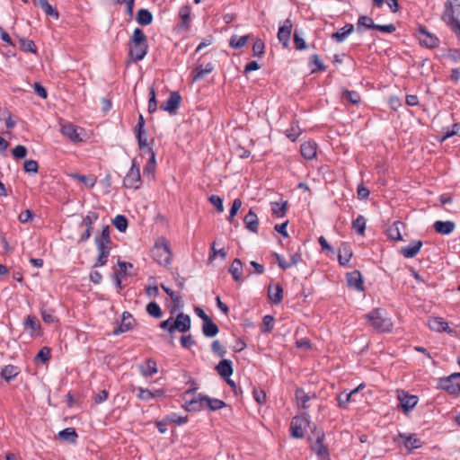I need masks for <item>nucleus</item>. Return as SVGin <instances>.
Here are the masks:
<instances>
[{"label":"nucleus","instance_id":"obj_47","mask_svg":"<svg viewBox=\"0 0 460 460\" xmlns=\"http://www.w3.org/2000/svg\"><path fill=\"white\" fill-rule=\"evenodd\" d=\"M309 66H315V68L311 69V73H316L320 71H325L327 66L323 65V61L320 59V57L317 54H313L309 58Z\"/></svg>","mask_w":460,"mask_h":460},{"label":"nucleus","instance_id":"obj_22","mask_svg":"<svg viewBox=\"0 0 460 460\" xmlns=\"http://www.w3.org/2000/svg\"><path fill=\"white\" fill-rule=\"evenodd\" d=\"M218 375L226 381L229 379L234 373L233 363L230 359L223 358L216 366Z\"/></svg>","mask_w":460,"mask_h":460},{"label":"nucleus","instance_id":"obj_34","mask_svg":"<svg viewBox=\"0 0 460 460\" xmlns=\"http://www.w3.org/2000/svg\"><path fill=\"white\" fill-rule=\"evenodd\" d=\"M94 243L96 245H111L112 241L111 238V227L109 225L102 226L101 234L96 235L94 238Z\"/></svg>","mask_w":460,"mask_h":460},{"label":"nucleus","instance_id":"obj_13","mask_svg":"<svg viewBox=\"0 0 460 460\" xmlns=\"http://www.w3.org/2000/svg\"><path fill=\"white\" fill-rule=\"evenodd\" d=\"M191 320L190 315L180 313L170 327V333L172 334L176 330L181 332H187L190 329Z\"/></svg>","mask_w":460,"mask_h":460},{"label":"nucleus","instance_id":"obj_8","mask_svg":"<svg viewBox=\"0 0 460 460\" xmlns=\"http://www.w3.org/2000/svg\"><path fill=\"white\" fill-rule=\"evenodd\" d=\"M310 420L306 413L296 416L290 423V434L294 438H304V429L309 426Z\"/></svg>","mask_w":460,"mask_h":460},{"label":"nucleus","instance_id":"obj_60","mask_svg":"<svg viewBox=\"0 0 460 460\" xmlns=\"http://www.w3.org/2000/svg\"><path fill=\"white\" fill-rule=\"evenodd\" d=\"M459 128H460V123L453 124L452 129L447 128V130L445 132H443V135L441 136V137L438 138V141L440 143H443L447 139L457 135Z\"/></svg>","mask_w":460,"mask_h":460},{"label":"nucleus","instance_id":"obj_46","mask_svg":"<svg viewBox=\"0 0 460 460\" xmlns=\"http://www.w3.org/2000/svg\"><path fill=\"white\" fill-rule=\"evenodd\" d=\"M23 325H24V328L25 329H31L32 331H37L39 332V335H40V330H41V326H40V321L38 320V318L33 315V314H29L24 322H23Z\"/></svg>","mask_w":460,"mask_h":460},{"label":"nucleus","instance_id":"obj_28","mask_svg":"<svg viewBox=\"0 0 460 460\" xmlns=\"http://www.w3.org/2000/svg\"><path fill=\"white\" fill-rule=\"evenodd\" d=\"M301 155L307 159L312 160L316 157L317 154V145L314 141H307L301 145L300 146Z\"/></svg>","mask_w":460,"mask_h":460},{"label":"nucleus","instance_id":"obj_23","mask_svg":"<svg viewBox=\"0 0 460 460\" xmlns=\"http://www.w3.org/2000/svg\"><path fill=\"white\" fill-rule=\"evenodd\" d=\"M405 225L402 221H395L389 226L385 231L386 236L394 241H402V235L401 234V228H404Z\"/></svg>","mask_w":460,"mask_h":460},{"label":"nucleus","instance_id":"obj_44","mask_svg":"<svg viewBox=\"0 0 460 460\" xmlns=\"http://www.w3.org/2000/svg\"><path fill=\"white\" fill-rule=\"evenodd\" d=\"M288 200H284L283 202H271V213L273 216L277 217H284L287 214L288 210Z\"/></svg>","mask_w":460,"mask_h":460},{"label":"nucleus","instance_id":"obj_53","mask_svg":"<svg viewBox=\"0 0 460 460\" xmlns=\"http://www.w3.org/2000/svg\"><path fill=\"white\" fill-rule=\"evenodd\" d=\"M295 396L298 402V404L303 409L308 408L307 402H309L311 397L305 392L303 388H296L295 391Z\"/></svg>","mask_w":460,"mask_h":460},{"label":"nucleus","instance_id":"obj_7","mask_svg":"<svg viewBox=\"0 0 460 460\" xmlns=\"http://www.w3.org/2000/svg\"><path fill=\"white\" fill-rule=\"evenodd\" d=\"M416 38L421 46L427 49H436L439 46V39L433 33H430L424 25L420 24L417 29Z\"/></svg>","mask_w":460,"mask_h":460},{"label":"nucleus","instance_id":"obj_37","mask_svg":"<svg viewBox=\"0 0 460 460\" xmlns=\"http://www.w3.org/2000/svg\"><path fill=\"white\" fill-rule=\"evenodd\" d=\"M354 31V26L353 24L351 23H347L346 25H344L342 28H341L338 31L336 32H333L332 34V39L338 42V43H341L342 41L345 40V39L350 34L352 33V31Z\"/></svg>","mask_w":460,"mask_h":460},{"label":"nucleus","instance_id":"obj_56","mask_svg":"<svg viewBox=\"0 0 460 460\" xmlns=\"http://www.w3.org/2000/svg\"><path fill=\"white\" fill-rule=\"evenodd\" d=\"M54 310L53 309H41L40 310V314H41V318L42 320L46 323H58V318L54 314Z\"/></svg>","mask_w":460,"mask_h":460},{"label":"nucleus","instance_id":"obj_30","mask_svg":"<svg viewBox=\"0 0 460 460\" xmlns=\"http://www.w3.org/2000/svg\"><path fill=\"white\" fill-rule=\"evenodd\" d=\"M21 373L20 368L17 366L9 364L2 367L0 372V377L4 379L7 383H10Z\"/></svg>","mask_w":460,"mask_h":460},{"label":"nucleus","instance_id":"obj_45","mask_svg":"<svg viewBox=\"0 0 460 460\" xmlns=\"http://www.w3.org/2000/svg\"><path fill=\"white\" fill-rule=\"evenodd\" d=\"M134 132L136 134V138L137 140V145H138L139 149L144 150L146 153L148 152V147H152V146L147 142L146 129L134 130Z\"/></svg>","mask_w":460,"mask_h":460},{"label":"nucleus","instance_id":"obj_40","mask_svg":"<svg viewBox=\"0 0 460 460\" xmlns=\"http://www.w3.org/2000/svg\"><path fill=\"white\" fill-rule=\"evenodd\" d=\"M146 153L149 155V159L144 167V174H151L154 179L156 167L155 153L153 147H148V152Z\"/></svg>","mask_w":460,"mask_h":460},{"label":"nucleus","instance_id":"obj_4","mask_svg":"<svg viewBox=\"0 0 460 460\" xmlns=\"http://www.w3.org/2000/svg\"><path fill=\"white\" fill-rule=\"evenodd\" d=\"M313 433L316 439L313 444H311V450L314 452L321 460H330L328 446L323 443L325 438L324 432L323 430H317L316 427H314Z\"/></svg>","mask_w":460,"mask_h":460},{"label":"nucleus","instance_id":"obj_24","mask_svg":"<svg viewBox=\"0 0 460 460\" xmlns=\"http://www.w3.org/2000/svg\"><path fill=\"white\" fill-rule=\"evenodd\" d=\"M353 255L350 245L342 242L339 247L338 261L341 266H346Z\"/></svg>","mask_w":460,"mask_h":460},{"label":"nucleus","instance_id":"obj_1","mask_svg":"<svg viewBox=\"0 0 460 460\" xmlns=\"http://www.w3.org/2000/svg\"><path fill=\"white\" fill-rule=\"evenodd\" d=\"M128 58L129 62L137 63L145 58L148 52L147 37L144 31L140 28H136L128 40Z\"/></svg>","mask_w":460,"mask_h":460},{"label":"nucleus","instance_id":"obj_14","mask_svg":"<svg viewBox=\"0 0 460 460\" xmlns=\"http://www.w3.org/2000/svg\"><path fill=\"white\" fill-rule=\"evenodd\" d=\"M181 102V94L176 91L171 92L168 99L160 105V109L173 114L179 109Z\"/></svg>","mask_w":460,"mask_h":460},{"label":"nucleus","instance_id":"obj_61","mask_svg":"<svg viewBox=\"0 0 460 460\" xmlns=\"http://www.w3.org/2000/svg\"><path fill=\"white\" fill-rule=\"evenodd\" d=\"M166 420L170 423H175L177 425L185 424L188 421V415L185 416H178L175 412H172L167 414Z\"/></svg>","mask_w":460,"mask_h":460},{"label":"nucleus","instance_id":"obj_29","mask_svg":"<svg viewBox=\"0 0 460 460\" xmlns=\"http://www.w3.org/2000/svg\"><path fill=\"white\" fill-rule=\"evenodd\" d=\"M139 371L144 377H150L158 372L156 361L153 358L146 359L145 365L139 366Z\"/></svg>","mask_w":460,"mask_h":460},{"label":"nucleus","instance_id":"obj_18","mask_svg":"<svg viewBox=\"0 0 460 460\" xmlns=\"http://www.w3.org/2000/svg\"><path fill=\"white\" fill-rule=\"evenodd\" d=\"M214 70V65L212 63H208L205 67H203L202 64H197L196 66L191 70L190 76L192 79V82H198L204 77L212 73Z\"/></svg>","mask_w":460,"mask_h":460},{"label":"nucleus","instance_id":"obj_64","mask_svg":"<svg viewBox=\"0 0 460 460\" xmlns=\"http://www.w3.org/2000/svg\"><path fill=\"white\" fill-rule=\"evenodd\" d=\"M23 170L27 173H37L39 171L38 162L35 160H26L23 163Z\"/></svg>","mask_w":460,"mask_h":460},{"label":"nucleus","instance_id":"obj_57","mask_svg":"<svg viewBox=\"0 0 460 460\" xmlns=\"http://www.w3.org/2000/svg\"><path fill=\"white\" fill-rule=\"evenodd\" d=\"M352 395H353V394L351 392H349V393H347L345 391L341 392L337 396L338 406L341 409H346L348 406V403L351 401Z\"/></svg>","mask_w":460,"mask_h":460},{"label":"nucleus","instance_id":"obj_50","mask_svg":"<svg viewBox=\"0 0 460 460\" xmlns=\"http://www.w3.org/2000/svg\"><path fill=\"white\" fill-rule=\"evenodd\" d=\"M249 39H250L249 34L243 35L241 37H237L236 35H234L231 37V39L229 40V45L231 48H233L234 49H239L246 45Z\"/></svg>","mask_w":460,"mask_h":460},{"label":"nucleus","instance_id":"obj_31","mask_svg":"<svg viewBox=\"0 0 460 460\" xmlns=\"http://www.w3.org/2000/svg\"><path fill=\"white\" fill-rule=\"evenodd\" d=\"M433 228L436 233L447 235L455 230L456 225L453 221L438 220L434 223Z\"/></svg>","mask_w":460,"mask_h":460},{"label":"nucleus","instance_id":"obj_5","mask_svg":"<svg viewBox=\"0 0 460 460\" xmlns=\"http://www.w3.org/2000/svg\"><path fill=\"white\" fill-rule=\"evenodd\" d=\"M141 183L140 167L136 159H133L131 167L123 179V186L127 189L138 190Z\"/></svg>","mask_w":460,"mask_h":460},{"label":"nucleus","instance_id":"obj_42","mask_svg":"<svg viewBox=\"0 0 460 460\" xmlns=\"http://www.w3.org/2000/svg\"><path fill=\"white\" fill-rule=\"evenodd\" d=\"M202 332L204 336L213 338L219 332V328L210 318L203 323Z\"/></svg>","mask_w":460,"mask_h":460},{"label":"nucleus","instance_id":"obj_9","mask_svg":"<svg viewBox=\"0 0 460 460\" xmlns=\"http://www.w3.org/2000/svg\"><path fill=\"white\" fill-rule=\"evenodd\" d=\"M460 14V0H447L444 4V10L441 15V20L445 23L453 22V20L459 19Z\"/></svg>","mask_w":460,"mask_h":460},{"label":"nucleus","instance_id":"obj_17","mask_svg":"<svg viewBox=\"0 0 460 460\" xmlns=\"http://www.w3.org/2000/svg\"><path fill=\"white\" fill-rule=\"evenodd\" d=\"M347 285L349 288H355L358 291H364V280L361 272L355 270L346 274Z\"/></svg>","mask_w":460,"mask_h":460},{"label":"nucleus","instance_id":"obj_33","mask_svg":"<svg viewBox=\"0 0 460 460\" xmlns=\"http://www.w3.org/2000/svg\"><path fill=\"white\" fill-rule=\"evenodd\" d=\"M32 3L34 5L40 6L47 15L51 16L56 20H58V11L57 10V8L53 7L48 0H32Z\"/></svg>","mask_w":460,"mask_h":460},{"label":"nucleus","instance_id":"obj_11","mask_svg":"<svg viewBox=\"0 0 460 460\" xmlns=\"http://www.w3.org/2000/svg\"><path fill=\"white\" fill-rule=\"evenodd\" d=\"M399 438L402 440L403 447L409 452H411L414 449L420 448L423 446V442L417 437V434L415 433L400 432L394 440L395 442H398Z\"/></svg>","mask_w":460,"mask_h":460},{"label":"nucleus","instance_id":"obj_43","mask_svg":"<svg viewBox=\"0 0 460 460\" xmlns=\"http://www.w3.org/2000/svg\"><path fill=\"white\" fill-rule=\"evenodd\" d=\"M77 438L78 435L74 428H66L58 432V438L69 443H75Z\"/></svg>","mask_w":460,"mask_h":460},{"label":"nucleus","instance_id":"obj_55","mask_svg":"<svg viewBox=\"0 0 460 460\" xmlns=\"http://www.w3.org/2000/svg\"><path fill=\"white\" fill-rule=\"evenodd\" d=\"M274 317L270 314H267L262 318V325L261 327V332L262 333H270L272 332L274 328Z\"/></svg>","mask_w":460,"mask_h":460},{"label":"nucleus","instance_id":"obj_38","mask_svg":"<svg viewBox=\"0 0 460 460\" xmlns=\"http://www.w3.org/2000/svg\"><path fill=\"white\" fill-rule=\"evenodd\" d=\"M376 23L373 19L367 15H361L358 17L357 22V31L358 33L364 32L365 30H375Z\"/></svg>","mask_w":460,"mask_h":460},{"label":"nucleus","instance_id":"obj_63","mask_svg":"<svg viewBox=\"0 0 460 460\" xmlns=\"http://www.w3.org/2000/svg\"><path fill=\"white\" fill-rule=\"evenodd\" d=\"M293 41L295 45V49L296 50H304L307 48V44L305 40L298 34L297 31L296 30L293 34Z\"/></svg>","mask_w":460,"mask_h":460},{"label":"nucleus","instance_id":"obj_52","mask_svg":"<svg viewBox=\"0 0 460 460\" xmlns=\"http://www.w3.org/2000/svg\"><path fill=\"white\" fill-rule=\"evenodd\" d=\"M19 44L20 49L23 52H30L36 54L37 53V47L33 40L24 39V38H19Z\"/></svg>","mask_w":460,"mask_h":460},{"label":"nucleus","instance_id":"obj_2","mask_svg":"<svg viewBox=\"0 0 460 460\" xmlns=\"http://www.w3.org/2000/svg\"><path fill=\"white\" fill-rule=\"evenodd\" d=\"M366 318L378 332H389L393 329V323L389 318L383 317L382 309L380 308L371 310L366 314Z\"/></svg>","mask_w":460,"mask_h":460},{"label":"nucleus","instance_id":"obj_26","mask_svg":"<svg viewBox=\"0 0 460 460\" xmlns=\"http://www.w3.org/2000/svg\"><path fill=\"white\" fill-rule=\"evenodd\" d=\"M243 223L245 225V228L254 234L258 233L259 229V218L256 213L251 208L249 212L243 217Z\"/></svg>","mask_w":460,"mask_h":460},{"label":"nucleus","instance_id":"obj_25","mask_svg":"<svg viewBox=\"0 0 460 460\" xmlns=\"http://www.w3.org/2000/svg\"><path fill=\"white\" fill-rule=\"evenodd\" d=\"M399 400H400V404L402 409V411L405 414H407L411 410H413L419 402L418 396L411 395L408 394H403L402 396H399Z\"/></svg>","mask_w":460,"mask_h":460},{"label":"nucleus","instance_id":"obj_39","mask_svg":"<svg viewBox=\"0 0 460 460\" xmlns=\"http://www.w3.org/2000/svg\"><path fill=\"white\" fill-rule=\"evenodd\" d=\"M153 14L152 13L146 8H141L137 13V22L141 26H147L153 22Z\"/></svg>","mask_w":460,"mask_h":460},{"label":"nucleus","instance_id":"obj_6","mask_svg":"<svg viewBox=\"0 0 460 460\" xmlns=\"http://www.w3.org/2000/svg\"><path fill=\"white\" fill-rule=\"evenodd\" d=\"M456 376H460V373H453L438 379V387L453 396L460 394V378Z\"/></svg>","mask_w":460,"mask_h":460},{"label":"nucleus","instance_id":"obj_59","mask_svg":"<svg viewBox=\"0 0 460 460\" xmlns=\"http://www.w3.org/2000/svg\"><path fill=\"white\" fill-rule=\"evenodd\" d=\"M265 43L261 39H256L252 44V55L261 58L264 54Z\"/></svg>","mask_w":460,"mask_h":460},{"label":"nucleus","instance_id":"obj_35","mask_svg":"<svg viewBox=\"0 0 460 460\" xmlns=\"http://www.w3.org/2000/svg\"><path fill=\"white\" fill-rule=\"evenodd\" d=\"M268 297L275 305L279 304L283 299V288L280 284L271 285L268 288Z\"/></svg>","mask_w":460,"mask_h":460},{"label":"nucleus","instance_id":"obj_32","mask_svg":"<svg viewBox=\"0 0 460 460\" xmlns=\"http://www.w3.org/2000/svg\"><path fill=\"white\" fill-rule=\"evenodd\" d=\"M243 263L242 262V261L237 258L234 259L228 270L234 281L242 282L243 280Z\"/></svg>","mask_w":460,"mask_h":460},{"label":"nucleus","instance_id":"obj_10","mask_svg":"<svg viewBox=\"0 0 460 460\" xmlns=\"http://www.w3.org/2000/svg\"><path fill=\"white\" fill-rule=\"evenodd\" d=\"M99 215L94 211H90L88 214L83 218L81 223L82 226H85L84 232L80 234L78 243H85L89 240L92 235L93 230V224L98 219Z\"/></svg>","mask_w":460,"mask_h":460},{"label":"nucleus","instance_id":"obj_58","mask_svg":"<svg viewBox=\"0 0 460 460\" xmlns=\"http://www.w3.org/2000/svg\"><path fill=\"white\" fill-rule=\"evenodd\" d=\"M51 358V349L49 347H43L37 353L35 359L40 360L41 363L45 364L49 362Z\"/></svg>","mask_w":460,"mask_h":460},{"label":"nucleus","instance_id":"obj_48","mask_svg":"<svg viewBox=\"0 0 460 460\" xmlns=\"http://www.w3.org/2000/svg\"><path fill=\"white\" fill-rule=\"evenodd\" d=\"M366 226L367 220L362 215H358L357 218L352 221V228L361 236L365 234Z\"/></svg>","mask_w":460,"mask_h":460},{"label":"nucleus","instance_id":"obj_62","mask_svg":"<svg viewBox=\"0 0 460 460\" xmlns=\"http://www.w3.org/2000/svg\"><path fill=\"white\" fill-rule=\"evenodd\" d=\"M242 200L241 199H234L233 203H232V206L230 208V211H229V216L227 217V220L232 223L234 217L237 215L239 209L241 208L242 207Z\"/></svg>","mask_w":460,"mask_h":460},{"label":"nucleus","instance_id":"obj_19","mask_svg":"<svg viewBox=\"0 0 460 460\" xmlns=\"http://www.w3.org/2000/svg\"><path fill=\"white\" fill-rule=\"evenodd\" d=\"M292 31V22L289 19L284 22V24L279 28L278 39L284 48H288Z\"/></svg>","mask_w":460,"mask_h":460},{"label":"nucleus","instance_id":"obj_16","mask_svg":"<svg viewBox=\"0 0 460 460\" xmlns=\"http://www.w3.org/2000/svg\"><path fill=\"white\" fill-rule=\"evenodd\" d=\"M428 326L431 331L437 332H447L449 335H453L455 331L449 327L448 323L442 317H431L428 321Z\"/></svg>","mask_w":460,"mask_h":460},{"label":"nucleus","instance_id":"obj_54","mask_svg":"<svg viewBox=\"0 0 460 460\" xmlns=\"http://www.w3.org/2000/svg\"><path fill=\"white\" fill-rule=\"evenodd\" d=\"M146 312L150 316L155 319H159L163 315V312L160 305L155 301H152L147 304Z\"/></svg>","mask_w":460,"mask_h":460},{"label":"nucleus","instance_id":"obj_51","mask_svg":"<svg viewBox=\"0 0 460 460\" xmlns=\"http://www.w3.org/2000/svg\"><path fill=\"white\" fill-rule=\"evenodd\" d=\"M341 98L351 104H358L361 101L360 95L357 91L348 89L342 91Z\"/></svg>","mask_w":460,"mask_h":460},{"label":"nucleus","instance_id":"obj_27","mask_svg":"<svg viewBox=\"0 0 460 460\" xmlns=\"http://www.w3.org/2000/svg\"><path fill=\"white\" fill-rule=\"evenodd\" d=\"M99 254L93 265V268L104 266L108 261L111 247L109 245H96Z\"/></svg>","mask_w":460,"mask_h":460},{"label":"nucleus","instance_id":"obj_49","mask_svg":"<svg viewBox=\"0 0 460 460\" xmlns=\"http://www.w3.org/2000/svg\"><path fill=\"white\" fill-rule=\"evenodd\" d=\"M112 225L120 233L126 232L128 226V220L124 215H117L112 219Z\"/></svg>","mask_w":460,"mask_h":460},{"label":"nucleus","instance_id":"obj_41","mask_svg":"<svg viewBox=\"0 0 460 460\" xmlns=\"http://www.w3.org/2000/svg\"><path fill=\"white\" fill-rule=\"evenodd\" d=\"M200 395H203L202 394H198V398L196 399H190V400H185L184 408L188 411H200L205 407V402H203L200 398Z\"/></svg>","mask_w":460,"mask_h":460},{"label":"nucleus","instance_id":"obj_15","mask_svg":"<svg viewBox=\"0 0 460 460\" xmlns=\"http://www.w3.org/2000/svg\"><path fill=\"white\" fill-rule=\"evenodd\" d=\"M135 325L136 320L134 319L133 315L129 312L125 311L122 313L120 324L118 327L114 328V330L112 331V334L119 335L123 332L131 331Z\"/></svg>","mask_w":460,"mask_h":460},{"label":"nucleus","instance_id":"obj_36","mask_svg":"<svg viewBox=\"0 0 460 460\" xmlns=\"http://www.w3.org/2000/svg\"><path fill=\"white\" fill-rule=\"evenodd\" d=\"M200 398L203 402H205V407L208 408L210 411H218L222 408L226 407V403L217 398H211L208 395H200Z\"/></svg>","mask_w":460,"mask_h":460},{"label":"nucleus","instance_id":"obj_12","mask_svg":"<svg viewBox=\"0 0 460 460\" xmlns=\"http://www.w3.org/2000/svg\"><path fill=\"white\" fill-rule=\"evenodd\" d=\"M191 9L190 5H183L179 10V23L176 30L178 32H187L190 28L191 23Z\"/></svg>","mask_w":460,"mask_h":460},{"label":"nucleus","instance_id":"obj_21","mask_svg":"<svg viewBox=\"0 0 460 460\" xmlns=\"http://www.w3.org/2000/svg\"><path fill=\"white\" fill-rule=\"evenodd\" d=\"M422 245L421 240H414L408 246L402 247L400 253L407 259L414 258L420 252Z\"/></svg>","mask_w":460,"mask_h":460},{"label":"nucleus","instance_id":"obj_3","mask_svg":"<svg viewBox=\"0 0 460 460\" xmlns=\"http://www.w3.org/2000/svg\"><path fill=\"white\" fill-rule=\"evenodd\" d=\"M154 260L160 265L167 266L172 261V252L169 243L163 239L162 243L156 242L152 249Z\"/></svg>","mask_w":460,"mask_h":460},{"label":"nucleus","instance_id":"obj_20","mask_svg":"<svg viewBox=\"0 0 460 460\" xmlns=\"http://www.w3.org/2000/svg\"><path fill=\"white\" fill-rule=\"evenodd\" d=\"M60 132L63 136L66 137L70 141L74 143L82 141V138L77 133V127L73 123L67 122L61 124Z\"/></svg>","mask_w":460,"mask_h":460}]
</instances>
